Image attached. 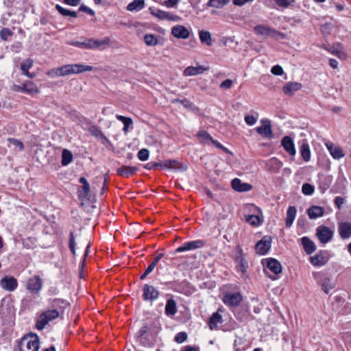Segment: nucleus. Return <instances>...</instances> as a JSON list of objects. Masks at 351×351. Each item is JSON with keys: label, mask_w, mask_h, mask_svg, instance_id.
<instances>
[{"label": "nucleus", "mask_w": 351, "mask_h": 351, "mask_svg": "<svg viewBox=\"0 0 351 351\" xmlns=\"http://www.w3.org/2000/svg\"><path fill=\"white\" fill-rule=\"evenodd\" d=\"M313 276L317 284L326 294H328L329 292L335 287L334 280L324 273L313 272Z\"/></svg>", "instance_id": "obj_1"}, {"label": "nucleus", "mask_w": 351, "mask_h": 351, "mask_svg": "<svg viewBox=\"0 0 351 351\" xmlns=\"http://www.w3.org/2000/svg\"><path fill=\"white\" fill-rule=\"evenodd\" d=\"M234 261L237 264V271L241 274L242 277H244L247 273L249 265L248 262L245 258V254L243 253V249L240 245H237L235 248Z\"/></svg>", "instance_id": "obj_2"}, {"label": "nucleus", "mask_w": 351, "mask_h": 351, "mask_svg": "<svg viewBox=\"0 0 351 351\" xmlns=\"http://www.w3.org/2000/svg\"><path fill=\"white\" fill-rule=\"evenodd\" d=\"M60 313L58 309H49L43 312L38 317L36 327L38 330H42L51 321L58 317Z\"/></svg>", "instance_id": "obj_3"}, {"label": "nucleus", "mask_w": 351, "mask_h": 351, "mask_svg": "<svg viewBox=\"0 0 351 351\" xmlns=\"http://www.w3.org/2000/svg\"><path fill=\"white\" fill-rule=\"evenodd\" d=\"M254 32L256 35L267 38L268 36L274 38L275 39L285 38V35L284 33L280 32L274 29H272L265 25H256L254 27Z\"/></svg>", "instance_id": "obj_4"}, {"label": "nucleus", "mask_w": 351, "mask_h": 351, "mask_svg": "<svg viewBox=\"0 0 351 351\" xmlns=\"http://www.w3.org/2000/svg\"><path fill=\"white\" fill-rule=\"evenodd\" d=\"M20 351H38L39 348L38 337L35 336L24 337L19 344Z\"/></svg>", "instance_id": "obj_5"}, {"label": "nucleus", "mask_w": 351, "mask_h": 351, "mask_svg": "<svg viewBox=\"0 0 351 351\" xmlns=\"http://www.w3.org/2000/svg\"><path fill=\"white\" fill-rule=\"evenodd\" d=\"M333 231L325 226H319L316 229V236L323 244L328 243L333 237Z\"/></svg>", "instance_id": "obj_6"}, {"label": "nucleus", "mask_w": 351, "mask_h": 351, "mask_svg": "<svg viewBox=\"0 0 351 351\" xmlns=\"http://www.w3.org/2000/svg\"><path fill=\"white\" fill-rule=\"evenodd\" d=\"M205 241L200 239L185 242L182 245L175 250L174 254L202 248L205 245Z\"/></svg>", "instance_id": "obj_7"}, {"label": "nucleus", "mask_w": 351, "mask_h": 351, "mask_svg": "<svg viewBox=\"0 0 351 351\" xmlns=\"http://www.w3.org/2000/svg\"><path fill=\"white\" fill-rule=\"evenodd\" d=\"M160 293L154 286L145 284L143 287V298L145 301L153 302L158 298Z\"/></svg>", "instance_id": "obj_8"}, {"label": "nucleus", "mask_w": 351, "mask_h": 351, "mask_svg": "<svg viewBox=\"0 0 351 351\" xmlns=\"http://www.w3.org/2000/svg\"><path fill=\"white\" fill-rule=\"evenodd\" d=\"M154 166H160L164 169H171L176 171H185L187 169L186 165L181 164L176 160H167L160 163H154Z\"/></svg>", "instance_id": "obj_9"}, {"label": "nucleus", "mask_w": 351, "mask_h": 351, "mask_svg": "<svg viewBox=\"0 0 351 351\" xmlns=\"http://www.w3.org/2000/svg\"><path fill=\"white\" fill-rule=\"evenodd\" d=\"M110 38H106L104 40L94 38H85V49H101L103 47L109 45Z\"/></svg>", "instance_id": "obj_10"}, {"label": "nucleus", "mask_w": 351, "mask_h": 351, "mask_svg": "<svg viewBox=\"0 0 351 351\" xmlns=\"http://www.w3.org/2000/svg\"><path fill=\"white\" fill-rule=\"evenodd\" d=\"M271 238L269 236H265L258 241L255 246L257 254L260 255L266 254L271 248Z\"/></svg>", "instance_id": "obj_11"}, {"label": "nucleus", "mask_w": 351, "mask_h": 351, "mask_svg": "<svg viewBox=\"0 0 351 351\" xmlns=\"http://www.w3.org/2000/svg\"><path fill=\"white\" fill-rule=\"evenodd\" d=\"M243 300L240 293H228L223 298V303L228 306H237Z\"/></svg>", "instance_id": "obj_12"}, {"label": "nucleus", "mask_w": 351, "mask_h": 351, "mask_svg": "<svg viewBox=\"0 0 351 351\" xmlns=\"http://www.w3.org/2000/svg\"><path fill=\"white\" fill-rule=\"evenodd\" d=\"M43 287V282L39 276L29 278L27 283V289L32 293H38Z\"/></svg>", "instance_id": "obj_13"}, {"label": "nucleus", "mask_w": 351, "mask_h": 351, "mask_svg": "<svg viewBox=\"0 0 351 351\" xmlns=\"http://www.w3.org/2000/svg\"><path fill=\"white\" fill-rule=\"evenodd\" d=\"M261 125L256 128V132L263 137L270 138L273 136L271 121L269 119H261Z\"/></svg>", "instance_id": "obj_14"}, {"label": "nucleus", "mask_w": 351, "mask_h": 351, "mask_svg": "<svg viewBox=\"0 0 351 351\" xmlns=\"http://www.w3.org/2000/svg\"><path fill=\"white\" fill-rule=\"evenodd\" d=\"M0 286L8 291H13L16 289L18 282L15 278L6 276L0 280Z\"/></svg>", "instance_id": "obj_15"}, {"label": "nucleus", "mask_w": 351, "mask_h": 351, "mask_svg": "<svg viewBox=\"0 0 351 351\" xmlns=\"http://www.w3.org/2000/svg\"><path fill=\"white\" fill-rule=\"evenodd\" d=\"M171 34L174 37L181 39H186L190 35V32L187 28L181 25L173 27L171 29Z\"/></svg>", "instance_id": "obj_16"}, {"label": "nucleus", "mask_w": 351, "mask_h": 351, "mask_svg": "<svg viewBox=\"0 0 351 351\" xmlns=\"http://www.w3.org/2000/svg\"><path fill=\"white\" fill-rule=\"evenodd\" d=\"M338 232L342 239L351 237V223L349 222L338 223Z\"/></svg>", "instance_id": "obj_17"}, {"label": "nucleus", "mask_w": 351, "mask_h": 351, "mask_svg": "<svg viewBox=\"0 0 351 351\" xmlns=\"http://www.w3.org/2000/svg\"><path fill=\"white\" fill-rule=\"evenodd\" d=\"M326 146L334 159H340L345 156L343 149L339 146L330 142L326 143Z\"/></svg>", "instance_id": "obj_18"}, {"label": "nucleus", "mask_w": 351, "mask_h": 351, "mask_svg": "<svg viewBox=\"0 0 351 351\" xmlns=\"http://www.w3.org/2000/svg\"><path fill=\"white\" fill-rule=\"evenodd\" d=\"M232 188L239 192H247L252 189L251 184L243 183L239 178H234L231 182Z\"/></svg>", "instance_id": "obj_19"}, {"label": "nucleus", "mask_w": 351, "mask_h": 351, "mask_svg": "<svg viewBox=\"0 0 351 351\" xmlns=\"http://www.w3.org/2000/svg\"><path fill=\"white\" fill-rule=\"evenodd\" d=\"M281 144L288 154L291 156H295L296 151L293 141L291 137L288 136L283 137L281 141Z\"/></svg>", "instance_id": "obj_20"}, {"label": "nucleus", "mask_w": 351, "mask_h": 351, "mask_svg": "<svg viewBox=\"0 0 351 351\" xmlns=\"http://www.w3.org/2000/svg\"><path fill=\"white\" fill-rule=\"evenodd\" d=\"M302 86V84L299 82H289L285 84L282 90L285 95L291 96L295 91L300 90Z\"/></svg>", "instance_id": "obj_21"}, {"label": "nucleus", "mask_w": 351, "mask_h": 351, "mask_svg": "<svg viewBox=\"0 0 351 351\" xmlns=\"http://www.w3.org/2000/svg\"><path fill=\"white\" fill-rule=\"evenodd\" d=\"M138 169L136 167L123 165L117 169V173L120 176L128 178L135 174Z\"/></svg>", "instance_id": "obj_22"}, {"label": "nucleus", "mask_w": 351, "mask_h": 351, "mask_svg": "<svg viewBox=\"0 0 351 351\" xmlns=\"http://www.w3.org/2000/svg\"><path fill=\"white\" fill-rule=\"evenodd\" d=\"M208 69V67H205L204 66H188L184 70L183 74L185 76H193L202 74Z\"/></svg>", "instance_id": "obj_23"}, {"label": "nucleus", "mask_w": 351, "mask_h": 351, "mask_svg": "<svg viewBox=\"0 0 351 351\" xmlns=\"http://www.w3.org/2000/svg\"><path fill=\"white\" fill-rule=\"evenodd\" d=\"M267 267L275 274H279L282 272L281 264L276 259L272 258L267 259Z\"/></svg>", "instance_id": "obj_24"}, {"label": "nucleus", "mask_w": 351, "mask_h": 351, "mask_svg": "<svg viewBox=\"0 0 351 351\" xmlns=\"http://www.w3.org/2000/svg\"><path fill=\"white\" fill-rule=\"evenodd\" d=\"M301 243L304 247V251L308 254H311L316 250L315 243L307 237H303L301 239Z\"/></svg>", "instance_id": "obj_25"}, {"label": "nucleus", "mask_w": 351, "mask_h": 351, "mask_svg": "<svg viewBox=\"0 0 351 351\" xmlns=\"http://www.w3.org/2000/svg\"><path fill=\"white\" fill-rule=\"evenodd\" d=\"M267 169L272 173H278L282 166V163L276 158L269 159L266 163Z\"/></svg>", "instance_id": "obj_26"}, {"label": "nucleus", "mask_w": 351, "mask_h": 351, "mask_svg": "<svg viewBox=\"0 0 351 351\" xmlns=\"http://www.w3.org/2000/svg\"><path fill=\"white\" fill-rule=\"evenodd\" d=\"M307 213L310 219H316L324 215V209L321 206H312L307 210Z\"/></svg>", "instance_id": "obj_27"}, {"label": "nucleus", "mask_w": 351, "mask_h": 351, "mask_svg": "<svg viewBox=\"0 0 351 351\" xmlns=\"http://www.w3.org/2000/svg\"><path fill=\"white\" fill-rule=\"evenodd\" d=\"M69 67L71 70V74H77L85 71H90L93 69L92 66L82 64H69Z\"/></svg>", "instance_id": "obj_28"}, {"label": "nucleus", "mask_w": 351, "mask_h": 351, "mask_svg": "<svg viewBox=\"0 0 351 351\" xmlns=\"http://www.w3.org/2000/svg\"><path fill=\"white\" fill-rule=\"evenodd\" d=\"M165 314L167 316H173L177 313V304L176 301L173 298L167 300L165 306Z\"/></svg>", "instance_id": "obj_29"}, {"label": "nucleus", "mask_w": 351, "mask_h": 351, "mask_svg": "<svg viewBox=\"0 0 351 351\" xmlns=\"http://www.w3.org/2000/svg\"><path fill=\"white\" fill-rule=\"evenodd\" d=\"M296 212L297 210L295 206H289L288 208L285 221V226L287 228H290L292 226L295 218Z\"/></svg>", "instance_id": "obj_30"}, {"label": "nucleus", "mask_w": 351, "mask_h": 351, "mask_svg": "<svg viewBox=\"0 0 351 351\" xmlns=\"http://www.w3.org/2000/svg\"><path fill=\"white\" fill-rule=\"evenodd\" d=\"M324 49L331 53L337 56L339 58L345 57L343 47L340 43H334L330 47H324Z\"/></svg>", "instance_id": "obj_31"}, {"label": "nucleus", "mask_w": 351, "mask_h": 351, "mask_svg": "<svg viewBox=\"0 0 351 351\" xmlns=\"http://www.w3.org/2000/svg\"><path fill=\"white\" fill-rule=\"evenodd\" d=\"M223 320L221 315L218 312H216L213 313L210 318L208 325L211 330H214L217 328L218 324H221Z\"/></svg>", "instance_id": "obj_32"}, {"label": "nucleus", "mask_w": 351, "mask_h": 351, "mask_svg": "<svg viewBox=\"0 0 351 351\" xmlns=\"http://www.w3.org/2000/svg\"><path fill=\"white\" fill-rule=\"evenodd\" d=\"M199 40L202 43L205 44L207 46L212 45L211 34L208 31L200 30L199 32Z\"/></svg>", "instance_id": "obj_33"}, {"label": "nucleus", "mask_w": 351, "mask_h": 351, "mask_svg": "<svg viewBox=\"0 0 351 351\" xmlns=\"http://www.w3.org/2000/svg\"><path fill=\"white\" fill-rule=\"evenodd\" d=\"M145 6V0H134L130 3L127 9L129 11H139L142 10Z\"/></svg>", "instance_id": "obj_34"}, {"label": "nucleus", "mask_w": 351, "mask_h": 351, "mask_svg": "<svg viewBox=\"0 0 351 351\" xmlns=\"http://www.w3.org/2000/svg\"><path fill=\"white\" fill-rule=\"evenodd\" d=\"M197 137L198 138L199 142L204 145L208 144L210 142L211 143L213 139L212 136L206 131L204 130H200L197 134Z\"/></svg>", "instance_id": "obj_35"}, {"label": "nucleus", "mask_w": 351, "mask_h": 351, "mask_svg": "<svg viewBox=\"0 0 351 351\" xmlns=\"http://www.w3.org/2000/svg\"><path fill=\"white\" fill-rule=\"evenodd\" d=\"M49 302L51 304V306L58 309V308L65 307L69 305V302L64 300L60 298H54V299H50L49 300Z\"/></svg>", "instance_id": "obj_36"}, {"label": "nucleus", "mask_w": 351, "mask_h": 351, "mask_svg": "<svg viewBox=\"0 0 351 351\" xmlns=\"http://www.w3.org/2000/svg\"><path fill=\"white\" fill-rule=\"evenodd\" d=\"M300 154L305 162H308L311 158V151L308 143H302L300 147Z\"/></svg>", "instance_id": "obj_37"}, {"label": "nucleus", "mask_w": 351, "mask_h": 351, "mask_svg": "<svg viewBox=\"0 0 351 351\" xmlns=\"http://www.w3.org/2000/svg\"><path fill=\"white\" fill-rule=\"evenodd\" d=\"M311 263L315 266H323L327 263V259L321 254H317L310 258Z\"/></svg>", "instance_id": "obj_38"}, {"label": "nucleus", "mask_w": 351, "mask_h": 351, "mask_svg": "<svg viewBox=\"0 0 351 351\" xmlns=\"http://www.w3.org/2000/svg\"><path fill=\"white\" fill-rule=\"evenodd\" d=\"M25 89L27 94L34 95L39 93L37 86L31 81H27L24 83Z\"/></svg>", "instance_id": "obj_39"}, {"label": "nucleus", "mask_w": 351, "mask_h": 351, "mask_svg": "<svg viewBox=\"0 0 351 351\" xmlns=\"http://www.w3.org/2000/svg\"><path fill=\"white\" fill-rule=\"evenodd\" d=\"M230 0H209L206 5L210 8H222L229 3Z\"/></svg>", "instance_id": "obj_40"}, {"label": "nucleus", "mask_w": 351, "mask_h": 351, "mask_svg": "<svg viewBox=\"0 0 351 351\" xmlns=\"http://www.w3.org/2000/svg\"><path fill=\"white\" fill-rule=\"evenodd\" d=\"M73 160V154L68 149H64L62 153L61 163L63 166H66Z\"/></svg>", "instance_id": "obj_41"}, {"label": "nucleus", "mask_w": 351, "mask_h": 351, "mask_svg": "<svg viewBox=\"0 0 351 351\" xmlns=\"http://www.w3.org/2000/svg\"><path fill=\"white\" fill-rule=\"evenodd\" d=\"M90 192V185L89 184H85L84 186L82 185V186H80L77 190V194L78 197L80 199H86L89 194Z\"/></svg>", "instance_id": "obj_42"}, {"label": "nucleus", "mask_w": 351, "mask_h": 351, "mask_svg": "<svg viewBox=\"0 0 351 351\" xmlns=\"http://www.w3.org/2000/svg\"><path fill=\"white\" fill-rule=\"evenodd\" d=\"M56 8L63 16H70L73 18L77 17V13L76 12L65 9L58 4L56 5Z\"/></svg>", "instance_id": "obj_43"}, {"label": "nucleus", "mask_w": 351, "mask_h": 351, "mask_svg": "<svg viewBox=\"0 0 351 351\" xmlns=\"http://www.w3.org/2000/svg\"><path fill=\"white\" fill-rule=\"evenodd\" d=\"M148 331V326L146 324H144L138 330V337L140 341L145 345L147 340V334Z\"/></svg>", "instance_id": "obj_44"}, {"label": "nucleus", "mask_w": 351, "mask_h": 351, "mask_svg": "<svg viewBox=\"0 0 351 351\" xmlns=\"http://www.w3.org/2000/svg\"><path fill=\"white\" fill-rule=\"evenodd\" d=\"M116 117L119 121H121L123 123L124 127L123 130L125 132H127L128 127L132 124V119L131 118L125 117L122 115H117Z\"/></svg>", "instance_id": "obj_45"}, {"label": "nucleus", "mask_w": 351, "mask_h": 351, "mask_svg": "<svg viewBox=\"0 0 351 351\" xmlns=\"http://www.w3.org/2000/svg\"><path fill=\"white\" fill-rule=\"evenodd\" d=\"M144 41L149 46H155L158 44V39L154 34L145 35Z\"/></svg>", "instance_id": "obj_46"}, {"label": "nucleus", "mask_w": 351, "mask_h": 351, "mask_svg": "<svg viewBox=\"0 0 351 351\" xmlns=\"http://www.w3.org/2000/svg\"><path fill=\"white\" fill-rule=\"evenodd\" d=\"M315 191L314 186L308 183H304L302 186V192L305 195H311Z\"/></svg>", "instance_id": "obj_47"}, {"label": "nucleus", "mask_w": 351, "mask_h": 351, "mask_svg": "<svg viewBox=\"0 0 351 351\" xmlns=\"http://www.w3.org/2000/svg\"><path fill=\"white\" fill-rule=\"evenodd\" d=\"M246 221L252 226H258L260 224V218L256 215H249L245 216Z\"/></svg>", "instance_id": "obj_48"}, {"label": "nucleus", "mask_w": 351, "mask_h": 351, "mask_svg": "<svg viewBox=\"0 0 351 351\" xmlns=\"http://www.w3.org/2000/svg\"><path fill=\"white\" fill-rule=\"evenodd\" d=\"M320 29L324 36H328L333 29V25L331 23H326L321 26Z\"/></svg>", "instance_id": "obj_49"}, {"label": "nucleus", "mask_w": 351, "mask_h": 351, "mask_svg": "<svg viewBox=\"0 0 351 351\" xmlns=\"http://www.w3.org/2000/svg\"><path fill=\"white\" fill-rule=\"evenodd\" d=\"M69 249L73 256H75V239L73 232H71L69 234Z\"/></svg>", "instance_id": "obj_50"}, {"label": "nucleus", "mask_w": 351, "mask_h": 351, "mask_svg": "<svg viewBox=\"0 0 351 351\" xmlns=\"http://www.w3.org/2000/svg\"><path fill=\"white\" fill-rule=\"evenodd\" d=\"M149 156V152L147 149H141L137 154L138 158L141 161H146L148 160Z\"/></svg>", "instance_id": "obj_51"}, {"label": "nucleus", "mask_w": 351, "mask_h": 351, "mask_svg": "<svg viewBox=\"0 0 351 351\" xmlns=\"http://www.w3.org/2000/svg\"><path fill=\"white\" fill-rule=\"evenodd\" d=\"M256 116H254V115H246L245 117H244V120H245V122L248 125H254L257 120H258V113H256Z\"/></svg>", "instance_id": "obj_52"}, {"label": "nucleus", "mask_w": 351, "mask_h": 351, "mask_svg": "<svg viewBox=\"0 0 351 351\" xmlns=\"http://www.w3.org/2000/svg\"><path fill=\"white\" fill-rule=\"evenodd\" d=\"M8 141L16 149H18L19 151H22L24 148L23 143L16 138H10L8 139Z\"/></svg>", "instance_id": "obj_53"}, {"label": "nucleus", "mask_w": 351, "mask_h": 351, "mask_svg": "<svg viewBox=\"0 0 351 351\" xmlns=\"http://www.w3.org/2000/svg\"><path fill=\"white\" fill-rule=\"evenodd\" d=\"M187 339V334L185 332H180L176 334L174 337V341L178 343H182Z\"/></svg>", "instance_id": "obj_54"}, {"label": "nucleus", "mask_w": 351, "mask_h": 351, "mask_svg": "<svg viewBox=\"0 0 351 351\" xmlns=\"http://www.w3.org/2000/svg\"><path fill=\"white\" fill-rule=\"evenodd\" d=\"M13 35V32L8 28H3L0 32V37L3 40H7L8 37Z\"/></svg>", "instance_id": "obj_55"}, {"label": "nucleus", "mask_w": 351, "mask_h": 351, "mask_svg": "<svg viewBox=\"0 0 351 351\" xmlns=\"http://www.w3.org/2000/svg\"><path fill=\"white\" fill-rule=\"evenodd\" d=\"M34 61L31 58H27L21 64V70L29 69L33 66Z\"/></svg>", "instance_id": "obj_56"}, {"label": "nucleus", "mask_w": 351, "mask_h": 351, "mask_svg": "<svg viewBox=\"0 0 351 351\" xmlns=\"http://www.w3.org/2000/svg\"><path fill=\"white\" fill-rule=\"evenodd\" d=\"M68 45L79 47L80 49H85V38H83L82 41L71 40L67 43Z\"/></svg>", "instance_id": "obj_57"}, {"label": "nucleus", "mask_w": 351, "mask_h": 351, "mask_svg": "<svg viewBox=\"0 0 351 351\" xmlns=\"http://www.w3.org/2000/svg\"><path fill=\"white\" fill-rule=\"evenodd\" d=\"M151 14L159 19L165 20V11L160 10H153L151 11Z\"/></svg>", "instance_id": "obj_58"}, {"label": "nucleus", "mask_w": 351, "mask_h": 351, "mask_svg": "<svg viewBox=\"0 0 351 351\" xmlns=\"http://www.w3.org/2000/svg\"><path fill=\"white\" fill-rule=\"evenodd\" d=\"M47 75L51 77H60V67L53 68L47 71Z\"/></svg>", "instance_id": "obj_59"}, {"label": "nucleus", "mask_w": 351, "mask_h": 351, "mask_svg": "<svg viewBox=\"0 0 351 351\" xmlns=\"http://www.w3.org/2000/svg\"><path fill=\"white\" fill-rule=\"evenodd\" d=\"M60 72L61 76H66L71 74V70L70 69L69 64H65L60 67Z\"/></svg>", "instance_id": "obj_60"}, {"label": "nucleus", "mask_w": 351, "mask_h": 351, "mask_svg": "<svg viewBox=\"0 0 351 351\" xmlns=\"http://www.w3.org/2000/svg\"><path fill=\"white\" fill-rule=\"evenodd\" d=\"M232 80L230 79H227L220 84L219 87L223 89H230L232 87Z\"/></svg>", "instance_id": "obj_61"}, {"label": "nucleus", "mask_w": 351, "mask_h": 351, "mask_svg": "<svg viewBox=\"0 0 351 351\" xmlns=\"http://www.w3.org/2000/svg\"><path fill=\"white\" fill-rule=\"evenodd\" d=\"M88 130L92 135L95 136H99L103 134L102 132L99 130V128L95 125L90 127Z\"/></svg>", "instance_id": "obj_62"}, {"label": "nucleus", "mask_w": 351, "mask_h": 351, "mask_svg": "<svg viewBox=\"0 0 351 351\" xmlns=\"http://www.w3.org/2000/svg\"><path fill=\"white\" fill-rule=\"evenodd\" d=\"M294 0H276V3L280 7L287 8L290 5Z\"/></svg>", "instance_id": "obj_63"}, {"label": "nucleus", "mask_w": 351, "mask_h": 351, "mask_svg": "<svg viewBox=\"0 0 351 351\" xmlns=\"http://www.w3.org/2000/svg\"><path fill=\"white\" fill-rule=\"evenodd\" d=\"M271 73L276 75H282L283 74V69L282 66L279 65H275L271 68Z\"/></svg>", "instance_id": "obj_64"}]
</instances>
